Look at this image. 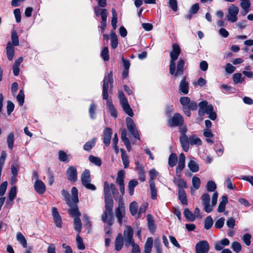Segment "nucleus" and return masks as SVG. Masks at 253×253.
I'll use <instances>...</instances> for the list:
<instances>
[{
	"label": "nucleus",
	"mask_w": 253,
	"mask_h": 253,
	"mask_svg": "<svg viewBox=\"0 0 253 253\" xmlns=\"http://www.w3.org/2000/svg\"><path fill=\"white\" fill-rule=\"evenodd\" d=\"M180 51L181 49L177 44L174 43L172 45V50L170 52L169 73L175 77L182 76L184 70L185 62L182 58L179 59L176 67L175 63V61L178 58Z\"/></svg>",
	"instance_id": "nucleus-1"
},
{
	"label": "nucleus",
	"mask_w": 253,
	"mask_h": 253,
	"mask_svg": "<svg viewBox=\"0 0 253 253\" xmlns=\"http://www.w3.org/2000/svg\"><path fill=\"white\" fill-rule=\"evenodd\" d=\"M199 109L198 114L202 117L205 114L209 115V118L211 120H215L216 118V114L213 111V107L211 104H208L207 101H203L199 104Z\"/></svg>",
	"instance_id": "nucleus-2"
},
{
	"label": "nucleus",
	"mask_w": 253,
	"mask_h": 253,
	"mask_svg": "<svg viewBox=\"0 0 253 253\" xmlns=\"http://www.w3.org/2000/svg\"><path fill=\"white\" fill-rule=\"evenodd\" d=\"M104 199L107 212H110L113 207V200L111 197L110 184L107 181L104 182Z\"/></svg>",
	"instance_id": "nucleus-3"
},
{
	"label": "nucleus",
	"mask_w": 253,
	"mask_h": 253,
	"mask_svg": "<svg viewBox=\"0 0 253 253\" xmlns=\"http://www.w3.org/2000/svg\"><path fill=\"white\" fill-rule=\"evenodd\" d=\"M82 185L86 189L94 191L96 187L94 184H91V177L90 171L88 169H85L82 173L81 176Z\"/></svg>",
	"instance_id": "nucleus-4"
},
{
	"label": "nucleus",
	"mask_w": 253,
	"mask_h": 253,
	"mask_svg": "<svg viewBox=\"0 0 253 253\" xmlns=\"http://www.w3.org/2000/svg\"><path fill=\"white\" fill-rule=\"evenodd\" d=\"M227 11V20L230 23L236 22L238 20L237 16L239 12V7L235 4H231L228 7Z\"/></svg>",
	"instance_id": "nucleus-5"
},
{
	"label": "nucleus",
	"mask_w": 253,
	"mask_h": 253,
	"mask_svg": "<svg viewBox=\"0 0 253 253\" xmlns=\"http://www.w3.org/2000/svg\"><path fill=\"white\" fill-rule=\"evenodd\" d=\"M133 232L132 227L130 226H126L124 232V237L125 240V245L126 247H128L131 244L134 243L133 239Z\"/></svg>",
	"instance_id": "nucleus-6"
},
{
	"label": "nucleus",
	"mask_w": 253,
	"mask_h": 253,
	"mask_svg": "<svg viewBox=\"0 0 253 253\" xmlns=\"http://www.w3.org/2000/svg\"><path fill=\"white\" fill-rule=\"evenodd\" d=\"M116 216L120 225L123 223V218L125 215V209L122 198L119 200L118 206L115 210Z\"/></svg>",
	"instance_id": "nucleus-7"
},
{
	"label": "nucleus",
	"mask_w": 253,
	"mask_h": 253,
	"mask_svg": "<svg viewBox=\"0 0 253 253\" xmlns=\"http://www.w3.org/2000/svg\"><path fill=\"white\" fill-rule=\"evenodd\" d=\"M183 123V118L179 113H175L168 121L169 126L171 127L181 126Z\"/></svg>",
	"instance_id": "nucleus-8"
},
{
	"label": "nucleus",
	"mask_w": 253,
	"mask_h": 253,
	"mask_svg": "<svg viewBox=\"0 0 253 253\" xmlns=\"http://www.w3.org/2000/svg\"><path fill=\"white\" fill-rule=\"evenodd\" d=\"M126 123L128 130L135 138L139 139V133L133 120L130 118L127 117L126 118Z\"/></svg>",
	"instance_id": "nucleus-9"
},
{
	"label": "nucleus",
	"mask_w": 253,
	"mask_h": 253,
	"mask_svg": "<svg viewBox=\"0 0 253 253\" xmlns=\"http://www.w3.org/2000/svg\"><path fill=\"white\" fill-rule=\"evenodd\" d=\"M209 250V244L206 240L198 242L195 246L196 253H207Z\"/></svg>",
	"instance_id": "nucleus-10"
},
{
	"label": "nucleus",
	"mask_w": 253,
	"mask_h": 253,
	"mask_svg": "<svg viewBox=\"0 0 253 253\" xmlns=\"http://www.w3.org/2000/svg\"><path fill=\"white\" fill-rule=\"evenodd\" d=\"M202 204L205 211L207 213L211 212L213 209L212 204L210 205V196L209 194L205 193L201 197Z\"/></svg>",
	"instance_id": "nucleus-11"
},
{
	"label": "nucleus",
	"mask_w": 253,
	"mask_h": 253,
	"mask_svg": "<svg viewBox=\"0 0 253 253\" xmlns=\"http://www.w3.org/2000/svg\"><path fill=\"white\" fill-rule=\"evenodd\" d=\"M66 175L69 181L74 182L77 181L78 179V173L77 169L75 167H69L66 171Z\"/></svg>",
	"instance_id": "nucleus-12"
},
{
	"label": "nucleus",
	"mask_w": 253,
	"mask_h": 253,
	"mask_svg": "<svg viewBox=\"0 0 253 253\" xmlns=\"http://www.w3.org/2000/svg\"><path fill=\"white\" fill-rule=\"evenodd\" d=\"M101 218L102 220L104 222L106 223L108 225H112L114 222L112 208H111L110 212H107L106 207H105V211L103 212Z\"/></svg>",
	"instance_id": "nucleus-13"
},
{
	"label": "nucleus",
	"mask_w": 253,
	"mask_h": 253,
	"mask_svg": "<svg viewBox=\"0 0 253 253\" xmlns=\"http://www.w3.org/2000/svg\"><path fill=\"white\" fill-rule=\"evenodd\" d=\"M185 157L183 153H181L179 156V160L178 161V165L176 168V172L177 175L180 176V173L181 171L185 168Z\"/></svg>",
	"instance_id": "nucleus-14"
},
{
	"label": "nucleus",
	"mask_w": 253,
	"mask_h": 253,
	"mask_svg": "<svg viewBox=\"0 0 253 253\" xmlns=\"http://www.w3.org/2000/svg\"><path fill=\"white\" fill-rule=\"evenodd\" d=\"M113 83V79L112 72L110 71L108 75H106L104 77L103 83V89H108L109 84L110 85L111 89H112Z\"/></svg>",
	"instance_id": "nucleus-15"
},
{
	"label": "nucleus",
	"mask_w": 253,
	"mask_h": 253,
	"mask_svg": "<svg viewBox=\"0 0 253 253\" xmlns=\"http://www.w3.org/2000/svg\"><path fill=\"white\" fill-rule=\"evenodd\" d=\"M112 132L111 128L106 127L103 131V143L106 146H108L110 143L111 138L112 137Z\"/></svg>",
	"instance_id": "nucleus-16"
},
{
	"label": "nucleus",
	"mask_w": 253,
	"mask_h": 253,
	"mask_svg": "<svg viewBox=\"0 0 253 253\" xmlns=\"http://www.w3.org/2000/svg\"><path fill=\"white\" fill-rule=\"evenodd\" d=\"M135 169L137 171L139 179L143 182L146 180L145 172L142 166L138 162H135Z\"/></svg>",
	"instance_id": "nucleus-17"
},
{
	"label": "nucleus",
	"mask_w": 253,
	"mask_h": 253,
	"mask_svg": "<svg viewBox=\"0 0 253 253\" xmlns=\"http://www.w3.org/2000/svg\"><path fill=\"white\" fill-rule=\"evenodd\" d=\"M52 215L53 217V219L55 224L58 227H61L62 226V220L60 214L58 213L57 209L55 207L52 208Z\"/></svg>",
	"instance_id": "nucleus-18"
},
{
	"label": "nucleus",
	"mask_w": 253,
	"mask_h": 253,
	"mask_svg": "<svg viewBox=\"0 0 253 253\" xmlns=\"http://www.w3.org/2000/svg\"><path fill=\"white\" fill-rule=\"evenodd\" d=\"M179 141L183 150L187 152L189 149V137L187 135L180 136Z\"/></svg>",
	"instance_id": "nucleus-19"
},
{
	"label": "nucleus",
	"mask_w": 253,
	"mask_h": 253,
	"mask_svg": "<svg viewBox=\"0 0 253 253\" xmlns=\"http://www.w3.org/2000/svg\"><path fill=\"white\" fill-rule=\"evenodd\" d=\"M36 191L40 194H43L45 191V185L41 180L37 179L34 184Z\"/></svg>",
	"instance_id": "nucleus-20"
},
{
	"label": "nucleus",
	"mask_w": 253,
	"mask_h": 253,
	"mask_svg": "<svg viewBox=\"0 0 253 253\" xmlns=\"http://www.w3.org/2000/svg\"><path fill=\"white\" fill-rule=\"evenodd\" d=\"M179 90L184 94H186L189 91V84L187 82H186V77H183L182 80L181 81L179 86Z\"/></svg>",
	"instance_id": "nucleus-21"
},
{
	"label": "nucleus",
	"mask_w": 253,
	"mask_h": 253,
	"mask_svg": "<svg viewBox=\"0 0 253 253\" xmlns=\"http://www.w3.org/2000/svg\"><path fill=\"white\" fill-rule=\"evenodd\" d=\"M180 102L182 105V109L185 114L189 117V113L188 111L189 109L187 107L190 102V98L188 97H181L180 98Z\"/></svg>",
	"instance_id": "nucleus-22"
},
{
	"label": "nucleus",
	"mask_w": 253,
	"mask_h": 253,
	"mask_svg": "<svg viewBox=\"0 0 253 253\" xmlns=\"http://www.w3.org/2000/svg\"><path fill=\"white\" fill-rule=\"evenodd\" d=\"M6 51L8 59L9 61H11L14 55V48L10 42L7 44Z\"/></svg>",
	"instance_id": "nucleus-23"
},
{
	"label": "nucleus",
	"mask_w": 253,
	"mask_h": 253,
	"mask_svg": "<svg viewBox=\"0 0 253 253\" xmlns=\"http://www.w3.org/2000/svg\"><path fill=\"white\" fill-rule=\"evenodd\" d=\"M123 244H124V242H123V236H122V235L121 233H120L118 235V236L116 237V240H115V249L117 251H120L123 246Z\"/></svg>",
	"instance_id": "nucleus-24"
},
{
	"label": "nucleus",
	"mask_w": 253,
	"mask_h": 253,
	"mask_svg": "<svg viewBox=\"0 0 253 253\" xmlns=\"http://www.w3.org/2000/svg\"><path fill=\"white\" fill-rule=\"evenodd\" d=\"M244 11L242 13V15H246L250 10L251 3L250 1H241L240 4Z\"/></svg>",
	"instance_id": "nucleus-25"
},
{
	"label": "nucleus",
	"mask_w": 253,
	"mask_h": 253,
	"mask_svg": "<svg viewBox=\"0 0 253 253\" xmlns=\"http://www.w3.org/2000/svg\"><path fill=\"white\" fill-rule=\"evenodd\" d=\"M228 202V198L227 196L223 195L221 197V201L220 202L217 211L218 212H222L224 211L225 206Z\"/></svg>",
	"instance_id": "nucleus-26"
},
{
	"label": "nucleus",
	"mask_w": 253,
	"mask_h": 253,
	"mask_svg": "<svg viewBox=\"0 0 253 253\" xmlns=\"http://www.w3.org/2000/svg\"><path fill=\"white\" fill-rule=\"evenodd\" d=\"M173 182L178 187V191H180V190H184V188H186L187 187L186 182L183 179L179 178L176 179V178H174Z\"/></svg>",
	"instance_id": "nucleus-27"
},
{
	"label": "nucleus",
	"mask_w": 253,
	"mask_h": 253,
	"mask_svg": "<svg viewBox=\"0 0 253 253\" xmlns=\"http://www.w3.org/2000/svg\"><path fill=\"white\" fill-rule=\"evenodd\" d=\"M16 237L17 241L21 245L23 248H26L27 247L26 239L21 232H19L17 233Z\"/></svg>",
	"instance_id": "nucleus-28"
},
{
	"label": "nucleus",
	"mask_w": 253,
	"mask_h": 253,
	"mask_svg": "<svg viewBox=\"0 0 253 253\" xmlns=\"http://www.w3.org/2000/svg\"><path fill=\"white\" fill-rule=\"evenodd\" d=\"M147 219L148 228L150 231L153 233L155 231L156 229V226L153 217L150 214H148L147 216Z\"/></svg>",
	"instance_id": "nucleus-29"
},
{
	"label": "nucleus",
	"mask_w": 253,
	"mask_h": 253,
	"mask_svg": "<svg viewBox=\"0 0 253 253\" xmlns=\"http://www.w3.org/2000/svg\"><path fill=\"white\" fill-rule=\"evenodd\" d=\"M150 189L151 191V197L153 200H156L157 197V189L154 181H150Z\"/></svg>",
	"instance_id": "nucleus-30"
},
{
	"label": "nucleus",
	"mask_w": 253,
	"mask_h": 253,
	"mask_svg": "<svg viewBox=\"0 0 253 253\" xmlns=\"http://www.w3.org/2000/svg\"><path fill=\"white\" fill-rule=\"evenodd\" d=\"M73 223L74 229L79 233L82 229V224L80 217H75Z\"/></svg>",
	"instance_id": "nucleus-31"
},
{
	"label": "nucleus",
	"mask_w": 253,
	"mask_h": 253,
	"mask_svg": "<svg viewBox=\"0 0 253 253\" xmlns=\"http://www.w3.org/2000/svg\"><path fill=\"white\" fill-rule=\"evenodd\" d=\"M178 199L182 204L184 205H187V197L184 190L178 191Z\"/></svg>",
	"instance_id": "nucleus-32"
},
{
	"label": "nucleus",
	"mask_w": 253,
	"mask_h": 253,
	"mask_svg": "<svg viewBox=\"0 0 253 253\" xmlns=\"http://www.w3.org/2000/svg\"><path fill=\"white\" fill-rule=\"evenodd\" d=\"M188 167L190 170L193 172L198 171L199 169V165L194 160H190L188 164Z\"/></svg>",
	"instance_id": "nucleus-33"
},
{
	"label": "nucleus",
	"mask_w": 253,
	"mask_h": 253,
	"mask_svg": "<svg viewBox=\"0 0 253 253\" xmlns=\"http://www.w3.org/2000/svg\"><path fill=\"white\" fill-rule=\"evenodd\" d=\"M121 106L125 113L129 116L132 117L133 116V111L128 104V101L122 104Z\"/></svg>",
	"instance_id": "nucleus-34"
},
{
	"label": "nucleus",
	"mask_w": 253,
	"mask_h": 253,
	"mask_svg": "<svg viewBox=\"0 0 253 253\" xmlns=\"http://www.w3.org/2000/svg\"><path fill=\"white\" fill-rule=\"evenodd\" d=\"M96 140L95 138H93L90 141L86 142L84 146V149L87 151H90L95 145Z\"/></svg>",
	"instance_id": "nucleus-35"
},
{
	"label": "nucleus",
	"mask_w": 253,
	"mask_h": 253,
	"mask_svg": "<svg viewBox=\"0 0 253 253\" xmlns=\"http://www.w3.org/2000/svg\"><path fill=\"white\" fill-rule=\"evenodd\" d=\"M124 172L123 170H120L118 172L117 177L116 178V182L119 185H124Z\"/></svg>",
	"instance_id": "nucleus-36"
},
{
	"label": "nucleus",
	"mask_w": 253,
	"mask_h": 253,
	"mask_svg": "<svg viewBox=\"0 0 253 253\" xmlns=\"http://www.w3.org/2000/svg\"><path fill=\"white\" fill-rule=\"evenodd\" d=\"M138 204L136 202L133 201L129 205V211L132 215H135L138 212Z\"/></svg>",
	"instance_id": "nucleus-37"
},
{
	"label": "nucleus",
	"mask_w": 253,
	"mask_h": 253,
	"mask_svg": "<svg viewBox=\"0 0 253 253\" xmlns=\"http://www.w3.org/2000/svg\"><path fill=\"white\" fill-rule=\"evenodd\" d=\"M138 184L137 181L135 180H131L128 185V190L130 195H132L134 194V187Z\"/></svg>",
	"instance_id": "nucleus-38"
},
{
	"label": "nucleus",
	"mask_w": 253,
	"mask_h": 253,
	"mask_svg": "<svg viewBox=\"0 0 253 253\" xmlns=\"http://www.w3.org/2000/svg\"><path fill=\"white\" fill-rule=\"evenodd\" d=\"M107 105L108 107L111 115L114 118H116L117 116V112L114 108L112 102L109 100H107Z\"/></svg>",
	"instance_id": "nucleus-39"
},
{
	"label": "nucleus",
	"mask_w": 253,
	"mask_h": 253,
	"mask_svg": "<svg viewBox=\"0 0 253 253\" xmlns=\"http://www.w3.org/2000/svg\"><path fill=\"white\" fill-rule=\"evenodd\" d=\"M111 44L113 49H115L118 45V38L117 35L114 32L111 34Z\"/></svg>",
	"instance_id": "nucleus-40"
},
{
	"label": "nucleus",
	"mask_w": 253,
	"mask_h": 253,
	"mask_svg": "<svg viewBox=\"0 0 253 253\" xmlns=\"http://www.w3.org/2000/svg\"><path fill=\"white\" fill-rule=\"evenodd\" d=\"M11 44L13 46H18L19 44L18 36L15 31L11 32Z\"/></svg>",
	"instance_id": "nucleus-41"
},
{
	"label": "nucleus",
	"mask_w": 253,
	"mask_h": 253,
	"mask_svg": "<svg viewBox=\"0 0 253 253\" xmlns=\"http://www.w3.org/2000/svg\"><path fill=\"white\" fill-rule=\"evenodd\" d=\"M233 81L236 84L241 83L245 81V78L242 77V74L240 73H236L233 76Z\"/></svg>",
	"instance_id": "nucleus-42"
},
{
	"label": "nucleus",
	"mask_w": 253,
	"mask_h": 253,
	"mask_svg": "<svg viewBox=\"0 0 253 253\" xmlns=\"http://www.w3.org/2000/svg\"><path fill=\"white\" fill-rule=\"evenodd\" d=\"M177 161V157L175 153H171L169 158V165L170 167H173Z\"/></svg>",
	"instance_id": "nucleus-43"
},
{
	"label": "nucleus",
	"mask_w": 253,
	"mask_h": 253,
	"mask_svg": "<svg viewBox=\"0 0 253 253\" xmlns=\"http://www.w3.org/2000/svg\"><path fill=\"white\" fill-rule=\"evenodd\" d=\"M71 192H72V194L71 201L72 202L73 204L74 203L76 204L77 202H78V201H79L78 190L76 187H73L72 188Z\"/></svg>",
	"instance_id": "nucleus-44"
},
{
	"label": "nucleus",
	"mask_w": 253,
	"mask_h": 253,
	"mask_svg": "<svg viewBox=\"0 0 253 253\" xmlns=\"http://www.w3.org/2000/svg\"><path fill=\"white\" fill-rule=\"evenodd\" d=\"M190 144L191 145H196L200 146L202 145L201 140L198 137L192 135L189 137Z\"/></svg>",
	"instance_id": "nucleus-45"
},
{
	"label": "nucleus",
	"mask_w": 253,
	"mask_h": 253,
	"mask_svg": "<svg viewBox=\"0 0 253 253\" xmlns=\"http://www.w3.org/2000/svg\"><path fill=\"white\" fill-rule=\"evenodd\" d=\"M88 160L91 163L94 164L97 166H100L101 165V160L100 158L95 157L92 155H90L88 157Z\"/></svg>",
	"instance_id": "nucleus-46"
},
{
	"label": "nucleus",
	"mask_w": 253,
	"mask_h": 253,
	"mask_svg": "<svg viewBox=\"0 0 253 253\" xmlns=\"http://www.w3.org/2000/svg\"><path fill=\"white\" fill-rule=\"evenodd\" d=\"M14 136L13 133L8 134L7 137V143L9 149L12 150L13 148Z\"/></svg>",
	"instance_id": "nucleus-47"
},
{
	"label": "nucleus",
	"mask_w": 253,
	"mask_h": 253,
	"mask_svg": "<svg viewBox=\"0 0 253 253\" xmlns=\"http://www.w3.org/2000/svg\"><path fill=\"white\" fill-rule=\"evenodd\" d=\"M69 213L72 217H79L81 215V213L78 210V208L77 206L75 207L70 209L69 210Z\"/></svg>",
	"instance_id": "nucleus-48"
},
{
	"label": "nucleus",
	"mask_w": 253,
	"mask_h": 253,
	"mask_svg": "<svg viewBox=\"0 0 253 253\" xmlns=\"http://www.w3.org/2000/svg\"><path fill=\"white\" fill-rule=\"evenodd\" d=\"M61 193L66 201L67 204L69 207H72L73 206V203L69 197L68 192L67 190L63 189L62 190Z\"/></svg>",
	"instance_id": "nucleus-49"
},
{
	"label": "nucleus",
	"mask_w": 253,
	"mask_h": 253,
	"mask_svg": "<svg viewBox=\"0 0 253 253\" xmlns=\"http://www.w3.org/2000/svg\"><path fill=\"white\" fill-rule=\"evenodd\" d=\"M206 188L208 191L214 192L216 188V185L213 181L210 180L207 182Z\"/></svg>",
	"instance_id": "nucleus-50"
},
{
	"label": "nucleus",
	"mask_w": 253,
	"mask_h": 253,
	"mask_svg": "<svg viewBox=\"0 0 253 253\" xmlns=\"http://www.w3.org/2000/svg\"><path fill=\"white\" fill-rule=\"evenodd\" d=\"M17 194V188L16 186H13L11 188L8 193V199L10 201H13Z\"/></svg>",
	"instance_id": "nucleus-51"
},
{
	"label": "nucleus",
	"mask_w": 253,
	"mask_h": 253,
	"mask_svg": "<svg viewBox=\"0 0 253 253\" xmlns=\"http://www.w3.org/2000/svg\"><path fill=\"white\" fill-rule=\"evenodd\" d=\"M121 151L122 152V159L124 166V168L126 169L129 166V161L128 160V158L126 154L125 153V152L124 149H121Z\"/></svg>",
	"instance_id": "nucleus-52"
},
{
	"label": "nucleus",
	"mask_w": 253,
	"mask_h": 253,
	"mask_svg": "<svg viewBox=\"0 0 253 253\" xmlns=\"http://www.w3.org/2000/svg\"><path fill=\"white\" fill-rule=\"evenodd\" d=\"M183 214L185 217L191 221H193L195 219V216H194L192 212L188 209H185L184 211Z\"/></svg>",
	"instance_id": "nucleus-53"
},
{
	"label": "nucleus",
	"mask_w": 253,
	"mask_h": 253,
	"mask_svg": "<svg viewBox=\"0 0 253 253\" xmlns=\"http://www.w3.org/2000/svg\"><path fill=\"white\" fill-rule=\"evenodd\" d=\"M192 185L195 189H198L200 187V179L196 176L193 177L192 179Z\"/></svg>",
	"instance_id": "nucleus-54"
},
{
	"label": "nucleus",
	"mask_w": 253,
	"mask_h": 253,
	"mask_svg": "<svg viewBox=\"0 0 253 253\" xmlns=\"http://www.w3.org/2000/svg\"><path fill=\"white\" fill-rule=\"evenodd\" d=\"M17 101L20 106H22L24 103V91L21 89L18 94L16 96Z\"/></svg>",
	"instance_id": "nucleus-55"
},
{
	"label": "nucleus",
	"mask_w": 253,
	"mask_h": 253,
	"mask_svg": "<svg viewBox=\"0 0 253 253\" xmlns=\"http://www.w3.org/2000/svg\"><path fill=\"white\" fill-rule=\"evenodd\" d=\"M213 225V220L211 216H209L205 220V228L206 229H210Z\"/></svg>",
	"instance_id": "nucleus-56"
},
{
	"label": "nucleus",
	"mask_w": 253,
	"mask_h": 253,
	"mask_svg": "<svg viewBox=\"0 0 253 253\" xmlns=\"http://www.w3.org/2000/svg\"><path fill=\"white\" fill-rule=\"evenodd\" d=\"M96 109V106L94 103L91 104L89 109V116L91 119H94L95 118V111Z\"/></svg>",
	"instance_id": "nucleus-57"
},
{
	"label": "nucleus",
	"mask_w": 253,
	"mask_h": 253,
	"mask_svg": "<svg viewBox=\"0 0 253 253\" xmlns=\"http://www.w3.org/2000/svg\"><path fill=\"white\" fill-rule=\"evenodd\" d=\"M108 53L109 52L107 47H104V48L101 51V56L105 61H108L109 59Z\"/></svg>",
	"instance_id": "nucleus-58"
},
{
	"label": "nucleus",
	"mask_w": 253,
	"mask_h": 253,
	"mask_svg": "<svg viewBox=\"0 0 253 253\" xmlns=\"http://www.w3.org/2000/svg\"><path fill=\"white\" fill-rule=\"evenodd\" d=\"M6 157V153L4 151H2L0 157V172L2 171V169L4 164Z\"/></svg>",
	"instance_id": "nucleus-59"
},
{
	"label": "nucleus",
	"mask_w": 253,
	"mask_h": 253,
	"mask_svg": "<svg viewBox=\"0 0 253 253\" xmlns=\"http://www.w3.org/2000/svg\"><path fill=\"white\" fill-rule=\"evenodd\" d=\"M76 241L78 249L82 250H84L85 248L84 245L83 243L82 237H80L79 234L77 236Z\"/></svg>",
	"instance_id": "nucleus-60"
},
{
	"label": "nucleus",
	"mask_w": 253,
	"mask_h": 253,
	"mask_svg": "<svg viewBox=\"0 0 253 253\" xmlns=\"http://www.w3.org/2000/svg\"><path fill=\"white\" fill-rule=\"evenodd\" d=\"M231 248L234 251L239 253L242 250V247L240 243L238 242H234L232 243Z\"/></svg>",
	"instance_id": "nucleus-61"
},
{
	"label": "nucleus",
	"mask_w": 253,
	"mask_h": 253,
	"mask_svg": "<svg viewBox=\"0 0 253 253\" xmlns=\"http://www.w3.org/2000/svg\"><path fill=\"white\" fill-rule=\"evenodd\" d=\"M58 158L61 162H65L68 160V156L63 151L60 150L58 152Z\"/></svg>",
	"instance_id": "nucleus-62"
},
{
	"label": "nucleus",
	"mask_w": 253,
	"mask_h": 253,
	"mask_svg": "<svg viewBox=\"0 0 253 253\" xmlns=\"http://www.w3.org/2000/svg\"><path fill=\"white\" fill-rule=\"evenodd\" d=\"M169 5L174 11L177 10V1L176 0H169Z\"/></svg>",
	"instance_id": "nucleus-63"
},
{
	"label": "nucleus",
	"mask_w": 253,
	"mask_h": 253,
	"mask_svg": "<svg viewBox=\"0 0 253 253\" xmlns=\"http://www.w3.org/2000/svg\"><path fill=\"white\" fill-rule=\"evenodd\" d=\"M236 68L230 63H227L225 66V70L227 73L231 74L233 73Z\"/></svg>",
	"instance_id": "nucleus-64"
}]
</instances>
